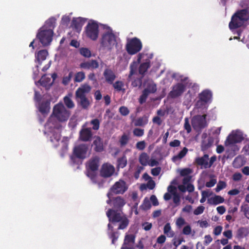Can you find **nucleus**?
<instances>
[{"label": "nucleus", "mask_w": 249, "mask_h": 249, "mask_svg": "<svg viewBox=\"0 0 249 249\" xmlns=\"http://www.w3.org/2000/svg\"><path fill=\"white\" fill-rule=\"evenodd\" d=\"M125 204V200L122 197L118 196L113 197V209H109L106 212L109 222L113 225L119 223L118 230L126 229L129 223L127 216L122 212V208Z\"/></svg>", "instance_id": "1"}, {"label": "nucleus", "mask_w": 249, "mask_h": 249, "mask_svg": "<svg viewBox=\"0 0 249 249\" xmlns=\"http://www.w3.org/2000/svg\"><path fill=\"white\" fill-rule=\"evenodd\" d=\"M249 19V12L248 9L238 10L231 17L229 27L231 31L242 27L245 22Z\"/></svg>", "instance_id": "2"}, {"label": "nucleus", "mask_w": 249, "mask_h": 249, "mask_svg": "<svg viewBox=\"0 0 249 249\" xmlns=\"http://www.w3.org/2000/svg\"><path fill=\"white\" fill-rule=\"evenodd\" d=\"M91 87L87 84L82 85L75 91V100L78 105L83 109H87L90 105V102L87 95L91 91Z\"/></svg>", "instance_id": "3"}, {"label": "nucleus", "mask_w": 249, "mask_h": 249, "mask_svg": "<svg viewBox=\"0 0 249 249\" xmlns=\"http://www.w3.org/2000/svg\"><path fill=\"white\" fill-rule=\"evenodd\" d=\"M89 145L87 143L80 144L75 146L73 149L72 154L70 156V160L73 164L77 162V159L83 160L88 156Z\"/></svg>", "instance_id": "4"}, {"label": "nucleus", "mask_w": 249, "mask_h": 249, "mask_svg": "<svg viewBox=\"0 0 249 249\" xmlns=\"http://www.w3.org/2000/svg\"><path fill=\"white\" fill-rule=\"evenodd\" d=\"M117 44L116 36L112 30H108L102 35L100 41L102 47L111 50Z\"/></svg>", "instance_id": "5"}, {"label": "nucleus", "mask_w": 249, "mask_h": 249, "mask_svg": "<svg viewBox=\"0 0 249 249\" xmlns=\"http://www.w3.org/2000/svg\"><path fill=\"white\" fill-rule=\"evenodd\" d=\"M53 32L52 29H45L44 27L40 28L36 35V38L43 46L49 45L53 40Z\"/></svg>", "instance_id": "6"}, {"label": "nucleus", "mask_w": 249, "mask_h": 249, "mask_svg": "<svg viewBox=\"0 0 249 249\" xmlns=\"http://www.w3.org/2000/svg\"><path fill=\"white\" fill-rule=\"evenodd\" d=\"M53 115L61 122L67 121L70 115V112L68 110L63 104L55 105L53 108Z\"/></svg>", "instance_id": "7"}, {"label": "nucleus", "mask_w": 249, "mask_h": 249, "mask_svg": "<svg viewBox=\"0 0 249 249\" xmlns=\"http://www.w3.org/2000/svg\"><path fill=\"white\" fill-rule=\"evenodd\" d=\"M142 43L140 39L137 37H134L127 42L125 49L129 54L133 55L140 52L142 50Z\"/></svg>", "instance_id": "8"}, {"label": "nucleus", "mask_w": 249, "mask_h": 249, "mask_svg": "<svg viewBox=\"0 0 249 249\" xmlns=\"http://www.w3.org/2000/svg\"><path fill=\"white\" fill-rule=\"evenodd\" d=\"M206 117V114L198 115L193 117L192 120V125L195 130L197 131H200L207 126Z\"/></svg>", "instance_id": "9"}, {"label": "nucleus", "mask_w": 249, "mask_h": 249, "mask_svg": "<svg viewBox=\"0 0 249 249\" xmlns=\"http://www.w3.org/2000/svg\"><path fill=\"white\" fill-rule=\"evenodd\" d=\"M87 36L92 40L95 41L99 36V26L94 21L89 22L86 27Z\"/></svg>", "instance_id": "10"}, {"label": "nucleus", "mask_w": 249, "mask_h": 249, "mask_svg": "<svg viewBox=\"0 0 249 249\" xmlns=\"http://www.w3.org/2000/svg\"><path fill=\"white\" fill-rule=\"evenodd\" d=\"M127 189L128 187L126 182L122 179H120L112 186L109 191L113 194H123L127 191Z\"/></svg>", "instance_id": "11"}, {"label": "nucleus", "mask_w": 249, "mask_h": 249, "mask_svg": "<svg viewBox=\"0 0 249 249\" xmlns=\"http://www.w3.org/2000/svg\"><path fill=\"white\" fill-rule=\"evenodd\" d=\"M87 124V123H86L82 125V128L79 131V139L84 142L91 141L93 135L91 128L86 127Z\"/></svg>", "instance_id": "12"}, {"label": "nucleus", "mask_w": 249, "mask_h": 249, "mask_svg": "<svg viewBox=\"0 0 249 249\" xmlns=\"http://www.w3.org/2000/svg\"><path fill=\"white\" fill-rule=\"evenodd\" d=\"M115 172L114 167L109 163H104L102 165L100 170V175L105 178L112 176Z\"/></svg>", "instance_id": "13"}, {"label": "nucleus", "mask_w": 249, "mask_h": 249, "mask_svg": "<svg viewBox=\"0 0 249 249\" xmlns=\"http://www.w3.org/2000/svg\"><path fill=\"white\" fill-rule=\"evenodd\" d=\"M243 140V137L241 134L237 132H232L228 136L225 143L226 145H229L240 142Z\"/></svg>", "instance_id": "14"}, {"label": "nucleus", "mask_w": 249, "mask_h": 249, "mask_svg": "<svg viewBox=\"0 0 249 249\" xmlns=\"http://www.w3.org/2000/svg\"><path fill=\"white\" fill-rule=\"evenodd\" d=\"M185 86L182 83H178L173 87L170 92V96L173 98L180 96L185 91Z\"/></svg>", "instance_id": "15"}, {"label": "nucleus", "mask_w": 249, "mask_h": 249, "mask_svg": "<svg viewBox=\"0 0 249 249\" xmlns=\"http://www.w3.org/2000/svg\"><path fill=\"white\" fill-rule=\"evenodd\" d=\"M80 68L85 70H94L99 68L98 62L96 60H89L80 63Z\"/></svg>", "instance_id": "16"}, {"label": "nucleus", "mask_w": 249, "mask_h": 249, "mask_svg": "<svg viewBox=\"0 0 249 249\" xmlns=\"http://www.w3.org/2000/svg\"><path fill=\"white\" fill-rule=\"evenodd\" d=\"M93 150L96 152H102L104 150V146L102 139L98 136L94 137V140L91 144Z\"/></svg>", "instance_id": "17"}, {"label": "nucleus", "mask_w": 249, "mask_h": 249, "mask_svg": "<svg viewBox=\"0 0 249 249\" xmlns=\"http://www.w3.org/2000/svg\"><path fill=\"white\" fill-rule=\"evenodd\" d=\"M112 223L109 222L107 225V228L108 230L107 235L108 238L111 240V244L115 245L119 238V232L118 231H113V226H112Z\"/></svg>", "instance_id": "18"}, {"label": "nucleus", "mask_w": 249, "mask_h": 249, "mask_svg": "<svg viewBox=\"0 0 249 249\" xmlns=\"http://www.w3.org/2000/svg\"><path fill=\"white\" fill-rule=\"evenodd\" d=\"M103 76L105 79L106 82L108 84H113L115 79L116 78V75L114 71L110 69H105Z\"/></svg>", "instance_id": "19"}, {"label": "nucleus", "mask_w": 249, "mask_h": 249, "mask_svg": "<svg viewBox=\"0 0 249 249\" xmlns=\"http://www.w3.org/2000/svg\"><path fill=\"white\" fill-rule=\"evenodd\" d=\"M86 20V18L81 17L73 18L71 22V26L77 31H80Z\"/></svg>", "instance_id": "20"}, {"label": "nucleus", "mask_w": 249, "mask_h": 249, "mask_svg": "<svg viewBox=\"0 0 249 249\" xmlns=\"http://www.w3.org/2000/svg\"><path fill=\"white\" fill-rule=\"evenodd\" d=\"M100 159L95 156L92 158L88 162L87 169L92 171H97L99 167Z\"/></svg>", "instance_id": "21"}, {"label": "nucleus", "mask_w": 249, "mask_h": 249, "mask_svg": "<svg viewBox=\"0 0 249 249\" xmlns=\"http://www.w3.org/2000/svg\"><path fill=\"white\" fill-rule=\"evenodd\" d=\"M50 109V102L49 101L46 100L38 104V110L42 114H47Z\"/></svg>", "instance_id": "22"}, {"label": "nucleus", "mask_w": 249, "mask_h": 249, "mask_svg": "<svg viewBox=\"0 0 249 249\" xmlns=\"http://www.w3.org/2000/svg\"><path fill=\"white\" fill-rule=\"evenodd\" d=\"M135 236L133 234H126L124 236V243L122 247L134 248Z\"/></svg>", "instance_id": "23"}, {"label": "nucleus", "mask_w": 249, "mask_h": 249, "mask_svg": "<svg viewBox=\"0 0 249 249\" xmlns=\"http://www.w3.org/2000/svg\"><path fill=\"white\" fill-rule=\"evenodd\" d=\"M212 97V93L210 90L208 89H206L202 91L199 94V98L200 101L205 103H208L210 100H211Z\"/></svg>", "instance_id": "24"}, {"label": "nucleus", "mask_w": 249, "mask_h": 249, "mask_svg": "<svg viewBox=\"0 0 249 249\" xmlns=\"http://www.w3.org/2000/svg\"><path fill=\"white\" fill-rule=\"evenodd\" d=\"M48 52L46 50H41L36 54V59L39 65H41L42 62L46 59Z\"/></svg>", "instance_id": "25"}, {"label": "nucleus", "mask_w": 249, "mask_h": 249, "mask_svg": "<svg viewBox=\"0 0 249 249\" xmlns=\"http://www.w3.org/2000/svg\"><path fill=\"white\" fill-rule=\"evenodd\" d=\"M209 156L205 154L203 156L197 158L196 159V163L200 166H203L204 168H209L208 166Z\"/></svg>", "instance_id": "26"}, {"label": "nucleus", "mask_w": 249, "mask_h": 249, "mask_svg": "<svg viewBox=\"0 0 249 249\" xmlns=\"http://www.w3.org/2000/svg\"><path fill=\"white\" fill-rule=\"evenodd\" d=\"M150 67V61L146 59L145 62L141 63L139 68V72L142 75V77L145 75L148 68Z\"/></svg>", "instance_id": "27"}, {"label": "nucleus", "mask_w": 249, "mask_h": 249, "mask_svg": "<svg viewBox=\"0 0 249 249\" xmlns=\"http://www.w3.org/2000/svg\"><path fill=\"white\" fill-rule=\"evenodd\" d=\"M141 59V56L140 54H139L138 58V62L134 61L130 64V71L128 77V80H130L132 76L136 72L138 68V64L140 63Z\"/></svg>", "instance_id": "28"}, {"label": "nucleus", "mask_w": 249, "mask_h": 249, "mask_svg": "<svg viewBox=\"0 0 249 249\" xmlns=\"http://www.w3.org/2000/svg\"><path fill=\"white\" fill-rule=\"evenodd\" d=\"M38 82L40 85L45 88H50L53 84V81L51 82V78L44 75L42 76Z\"/></svg>", "instance_id": "29"}, {"label": "nucleus", "mask_w": 249, "mask_h": 249, "mask_svg": "<svg viewBox=\"0 0 249 249\" xmlns=\"http://www.w3.org/2000/svg\"><path fill=\"white\" fill-rule=\"evenodd\" d=\"M148 122V117L144 115L135 120L133 122L135 126H143L146 125Z\"/></svg>", "instance_id": "30"}, {"label": "nucleus", "mask_w": 249, "mask_h": 249, "mask_svg": "<svg viewBox=\"0 0 249 249\" xmlns=\"http://www.w3.org/2000/svg\"><path fill=\"white\" fill-rule=\"evenodd\" d=\"M224 201V198L220 196L215 195L208 199V203L214 205L222 203Z\"/></svg>", "instance_id": "31"}, {"label": "nucleus", "mask_w": 249, "mask_h": 249, "mask_svg": "<svg viewBox=\"0 0 249 249\" xmlns=\"http://www.w3.org/2000/svg\"><path fill=\"white\" fill-rule=\"evenodd\" d=\"M248 234V229L246 227H240L237 231L236 237L238 239H243Z\"/></svg>", "instance_id": "32"}, {"label": "nucleus", "mask_w": 249, "mask_h": 249, "mask_svg": "<svg viewBox=\"0 0 249 249\" xmlns=\"http://www.w3.org/2000/svg\"><path fill=\"white\" fill-rule=\"evenodd\" d=\"M149 157L147 153L143 152L139 156V162L143 166H146L148 163Z\"/></svg>", "instance_id": "33"}, {"label": "nucleus", "mask_w": 249, "mask_h": 249, "mask_svg": "<svg viewBox=\"0 0 249 249\" xmlns=\"http://www.w3.org/2000/svg\"><path fill=\"white\" fill-rule=\"evenodd\" d=\"M117 168H124L127 164V160L126 157L124 155L122 157L119 158L117 160Z\"/></svg>", "instance_id": "34"}, {"label": "nucleus", "mask_w": 249, "mask_h": 249, "mask_svg": "<svg viewBox=\"0 0 249 249\" xmlns=\"http://www.w3.org/2000/svg\"><path fill=\"white\" fill-rule=\"evenodd\" d=\"M163 232L164 234L169 237H173L175 234L174 232L171 230V227L169 223H167L164 225Z\"/></svg>", "instance_id": "35"}, {"label": "nucleus", "mask_w": 249, "mask_h": 249, "mask_svg": "<svg viewBox=\"0 0 249 249\" xmlns=\"http://www.w3.org/2000/svg\"><path fill=\"white\" fill-rule=\"evenodd\" d=\"M143 91H145L148 94L154 93L157 91V86L155 83L148 84L146 88Z\"/></svg>", "instance_id": "36"}, {"label": "nucleus", "mask_w": 249, "mask_h": 249, "mask_svg": "<svg viewBox=\"0 0 249 249\" xmlns=\"http://www.w3.org/2000/svg\"><path fill=\"white\" fill-rule=\"evenodd\" d=\"M187 152H188L187 148L186 147H184L183 148V149L182 150H181L178 155L174 156L173 157V158H172L173 161L175 162L178 160L181 159L186 155Z\"/></svg>", "instance_id": "37"}, {"label": "nucleus", "mask_w": 249, "mask_h": 249, "mask_svg": "<svg viewBox=\"0 0 249 249\" xmlns=\"http://www.w3.org/2000/svg\"><path fill=\"white\" fill-rule=\"evenodd\" d=\"M130 140V136L129 134L124 133L120 139H119V142L121 146H124L126 145Z\"/></svg>", "instance_id": "38"}, {"label": "nucleus", "mask_w": 249, "mask_h": 249, "mask_svg": "<svg viewBox=\"0 0 249 249\" xmlns=\"http://www.w3.org/2000/svg\"><path fill=\"white\" fill-rule=\"evenodd\" d=\"M112 85L114 89L116 90L117 91H121L122 90H123V91H124L125 90L124 89H123L124 84L121 81H117L115 83L113 82V84Z\"/></svg>", "instance_id": "39"}, {"label": "nucleus", "mask_w": 249, "mask_h": 249, "mask_svg": "<svg viewBox=\"0 0 249 249\" xmlns=\"http://www.w3.org/2000/svg\"><path fill=\"white\" fill-rule=\"evenodd\" d=\"M64 102L66 106L69 108H72L74 107V104L69 96L64 97Z\"/></svg>", "instance_id": "40"}, {"label": "nucleus", "mask_w": 249, "mask_h": 249, "mask_svg": "<svg viewBox=\"0 0 249 249\" xmlns=\"http://www.w3.org/2000/svg\"><path fill=\"white\" fill-rule=\"evenodd\" d=\"M80 54L86 58H89L91 56L90 51L87 48H81L79 49Z\"/></svg>", "instance_id": "41"}, {"label": "nucleus", "mask_w": 249, "mask_h": 249, "mask_svg": "<svg viewBox=\"0 0 249 249\" xmlns=\"http://www.w3.org/2000/svg\"><path fill=\"white\" fill-rule=\"evenodd\" d=\"M151 207V205L150 201L146 198H144L142 204L140 206V209L146 211L150 209Z\"/></svg>", "instance_id": "42"}, {"label": "nucleus", "mask_w": 249, "mask_h": 249, "mask_svg": "<svg viewBox=\"0 0 249 249\" xmlns=\"http://www.w3.org/2000/svg\"><path fill=\"white\" fill-rule=\"evenodd\" d=\"M85 78V74L83 71L78 72L76 73L74 78V81L81 82Z\"/></svg>", "instance_id": "43"}, {"label": "nucleus", "mask_w": 249, "mask_h": 249, "mask_svg": "<svg viewBox=\"0 0 249 249\" xmlns=\"http://www.w3.org/2000/svg\"><path fill=\"white\" fill-rule=\"evenodd\" d=\"M143 77L141 76L140 78H136L134 79L131 82V86L133 87H141L142 84V79Z\"/></svg>", "instance_id": "44"}, {"label": "nucleus", "mask_w": 249, "mask_h": 249, "mask_svg": "<svg viewBox=\"0 0 249 249\" xmlns=\"http://www.w3.org/2000/svg\"><path fill=\"white\" fill-rule=\"evenodd\" d=\"M90 124L92 125L91 130H98L100 127V121L98 119H94L90 121Z\"/></svg>", "instance_id": "45"}, {"label": "nucleus", "mask_w": 249, "mask_h": 249, "mask_svg": "<svg viewBox=\"0 0 249 249\" xmlns=\"http://www.w3.org/2000/svg\"><path fill=\"white\" fill-rule=\"evenodd\" d=\"M96 171H92L90 170L89 169H87V175L88 177H89L92 181L94 183H96V175L95 173Z\"/></svg>", "instance_id": "46"}, {"label": "nucleus", "mask_w": 249, "mask_h": 249, "mask_svg": "<svg viewBox=\"0 0 249 249\" xmlns=\"http://www.w3.org/2000/svg\"><path fill=\"white\" fill-rule=\"evenodd\" d=\"M241 211L243 212L245 217L249 219V206L248 204L242 205L241 207Z\"/></svg>", "instance_id": "47"}, {"label": "nucleus", "mask_w": 249, "mask_h": 249, "mask_svg": "<svg viewBox=\"0 0 249 249\" xmlns=\"http://www.w3.org/2000/svg\"><path fill=\"white\" fill-rule=\"evenodd\" d=\"M55 20L54 18H51L46 21V24L49 29H53L55 26Z\"/></svg>", "instance_id": "48"}, {"label": "nucleus", "mask_w": 249, "mask_h": 249, "mask_svg": "<svg viewBox=\"0 0 249 249\" xmlns=\"http://www.w3.org/2000/svg\"><path fill=\"white\" fill-rule=\"evenodd\" d=\"M60 139L61 134L60 133H54L50 137V140L52 142H58Z\"/></svg>", "instance_id": "49"}, {"label": "nucleus", "mask_w": 249, "mask_h": 249, "mask_svg": "<svg viewBox=\"0 0 249 249\" xmlns=\"http://www.w3.org/2000/svg\"><path fill=\"white\" fill-rule=\"evenodd\" d=\"M133 135L137 137H142L144 134V130L139 128H135L133 131Z\"/></svg>", "instance_id": "50"}, {"label": "nucleus", "mask_w": 249, "mask_h": 249, "mask_svg": "<svg viewBox=\"0 0 249 249\" xmlns=\"http://www.w3.org/2000/svg\"><path fill=\"white\" fill-rule=\"evenodd\" d=\"M119 111L122 116H127L129 113L128 108L125 106H121L119 109Z\"/></svg>", "instance_id": "51"}, {"label": "nucleus", "mask_w": 249, "mask_h": 249, "mask_svg": "<svg viewBox=\"0 0 249 249\" xmlns=\"http://www.w3.org/2000/svg\"><path fill=\"white\" fill-rule=\"evenodd\" d=\"M72 76V72L71 71L69 72L68 76H64L63 78L62 83L64 85H67L71 80Z\"/></svg>", "instance_id": "52"}, {"label": "nucleus", "mask_w": 249, "mask_h": 249, "mask_svg": "<svg viewBox=\"0 0 249 249\" xmlns=\"http://www.w3.org/2000/svg\"><path fill=\"white\" fill-rule=\"evenodd\" d=\"M145 91H142V95L140 96L139 98V103L141 104H142L146 102V100L149 95Z\"/></svg>", "instance_id": "53"}, {"label": "nucleus", "mask_w": 249, "mask_h": 249, "mask_svg": "<svg viewBox=\"0 0 249 249\" xmlns=\"http://www.w3.org/2000/svg\"><path fill=\"white\" fill-rule=\"evenodd\" d=\"M185 223V220L181 217H178L176 221V224L178 228H181Z\"/></svg>", "instance_id": "54"}, {"label": "nucleus", "mask_w": 249, "mask_h": 249, "mask_svg": "<svg viewBox=\"0 0 249 249\" xmlns=\"http://www.w3.org/2000/svg\"><path fill=\"white\" fill-rule=\"evenodd\" d=\"M226 187V184L224 181H220L217 184L215 190L216 192H219L220 190Z\"/></svg>", "instance_id": "55"}, {"label": "nucleus", "mask_w": 249, "mask_h": 249, "mask_svg": "<svg viewBox=\"0 0 249 249\" xmlns=\"http://www.w3.org/2000/svg\"><path fill=\"white\" fill-rule=\"evenodd\" d=\"M242 165V159L240 157H236L233 161V165L234 167L238 168Z\"/></svg>", "instance_id": "56"}, {"label": "nucleus", "mask_w": 249, "mask_h": 249, "mask_svg": "<svg viewBox=\"0 0 249 249\" xmlns=\"http://www.w3.org/2000/svg\"><path fill=\"white\" fill-rule=\"evenodd\" d=\"M192 173V170L190 168H184L180 172V175L182 177L188 176Z\"/></svg>", "instance_id": "57"}, {"label": "nucleus", "mask_w": 249, "mask_h": 249, "mask_svg": "<svg viewBox=\"0 0 249 249\" xmlns=\"http://www.w3.org/2000/svg\"><path fill=\"white\" fill-rule=\"evenodd\" d=\"M173 202L175 204V207L178 206L180 204V197L178 194L174 193L173 196Z\"/></svg>", "instance_id": "58"}, {"label": "nucleus", "mask_w": 249, "mask_h": 249, "mask_svg": "<svg viewBox=\"0 0 249 249\" xmlns=\"http://www.w3.org/2000/svg\"><path fill=\"white\" fill-rule=\"evenodd\" d=\"M192 229L189 225L185 226L182 230V233L186 235H190L191 233Z\"/></svg>", "instance_id": "59"}, {"label": "nucleus", "mask_w": 249, "mask_h": 249, "mask_svg": "<svg viewBox=\"0 0 249 249\" xmlns=\"http://www.w3.org/2000/svg\"><path fill=\"white\" fill-rule=\"evenodd\" d=\"M205 207L203 206H199L197 207L194 211L195 215H199L202 213L204 211Z\"/></svg>", "instance_id": "60"}, {"label": "nucleus", "mask_w": 249, "mask_h": 249, "mask_svg": "<svg viewBox=\"0 0 249 249\" xmlns=\"http://www.w3.org/2000/svg\"><path fill=\"white\" fill-rule=\"evenodd\" d=\"M212 145V142L209 140L208 142L203 141L201 144V148L202 150H206L210 147Z\"/></svg>", "instance_id": "61"}, {"label": "nucleus", "mask_w": 249, "mask_h": 249, "mask_svg": "<svg viewBox=\"0 0 249 249\" xmlns=\"http://www.w3.org/2000/svg\"><path fill=\"white\" fill-rule=\"evenodd\" d=\"M142 227L145 231H148L152 228V224L151 223L145 222L142 224Z\"/></svg>", "instance_id": "62"}, {"label": "nucleus", "mask_w": 249, "mask_h": 249, "mask_svg": "<svg viewBox=\"0 0 249 249\" xmlns=\"http://www.w3.org/2000/svg\"><path fill=\"white\" fill-rule=\"evenodd\" d=\"M145 147V142L144 141H140L136 143V148L140 150H143Z\"/></svg>", "instance_id": "63"}, {"label": "nucleus", "mask_w": 249, "mask_h": 249, "mask_svg": "<svg viewBox=\"0 0 249 249\" xmlns=\"http://www.w3.org/2000/svg\"><path fill=\"white\" fill-rule=\"evenodd\" d=\"M42 98V96L40 94L39 92L35 90V94H34V100L36 102H37L38 104L41 103V100Z\"/></svg>", "instance_id": "64"}]
</instances>
